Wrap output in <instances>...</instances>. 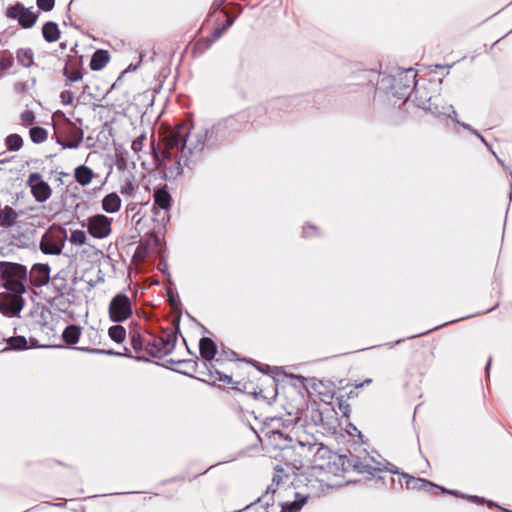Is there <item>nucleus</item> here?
<instances>
[{
  "mask_svg": "<svg viewBox=\"0 0 512 512\" xmlns=\"http://www.w3.org/2000/svg\"><path fill=\"white\" fill-rule=\"evenodd\" d=\"M232 22H233L232 20H228V22H227V25H226V26H224L222 29H218V30H216V31L214 32V39L219 38V37L221 36L222 32H223L225 29H227L229 26H231Z\"/></svg>",
  "mask_w": 512,
  "mask_h": 512,
  "instance_id": "ea45409f",
  "label": "nucleus"
},
{
  "mask_svg": "<svg viewBox=\"0 0 512 512\" xmlns=\"http://www.w3.org/2000/svg\"><path fill=\"white\" fill-rule=\"evenodd\" d=\"M7 16L16 19L23 28H31L38 17L34 11L24 7L22 4H16L8 8Z\"/></svg>",
  "mask_w": 512,
  "mask_h": 512,
  "instance_id": "6e6552de",
  "label": "nucleus"
},
{
  "mask_svg": "<svg viewBox=\"0 0 512 512\" xmlns=\"http://www.w3.org/2000/svg\"><path fill=\"white\" fill-rule=\"evenodd\" d=\"M132 300L124 293L116 294L108 306L109 319L112 322H124L131 317Z\"/></svg>",
  "mask_w": 512,
  "mask_h": 512,
  "instance_id": "7ed1b4c3",
  "label": "nucleus"
},
{
  "mask_svg": "<svg viewBox=\"0 0 512 512\" xmlns=\"http://www.w3.org/2000/svg\"><path fill=\"white\" fill-rule=\"evenodd\" d=\"M1 68H9L11 66V60L9 58L0 59Z\"/></svg>",
  "mask_w": 512,
  "mask_h": 512,
  "instance_id": "37998d69",
  "label": "nucleus"
},
{
  "mask_svg": "<svg viewBox=\"0 0 512 512\" xmlns=\"http://www.w3.org/2000/svg\"><path fill=\"white\" fill-rule=\"evenodd\" d=\"M80 351L91 353V354H105V355H117L121 356V353L114 352L113 350H104V349H95V348H84L79 347L77 348Z\"/></svg>",
  "mask_w": 512,
  "mask_h": 512,
  "instance_id": "7c9ffc66",
  "label": "nucleus"
},
{
  "mask_svg": "<svg viewBox=\"0 0 512 512\" xmlns=\"http://www.w3.org/2000/svg\"><path fill=\"white\" fill-rule=\"evenodd\" d=\"M369 383H371V379L365 380L363 383L357 385L356 388H361V387H363V386H365V385H367Z\"/></svg>",
  "mask_w": 512,
  "mask_h": 512,
  "instance_id": "de8ad7c7",
  "label": "nucleus"
},
{
  "mask_svg": "<svg viewBox=\"0 0 512 512\" xmlns=\"http://www.w3.org/2000/svg\"><path fill=\"white\" fill-rule=\"evenodd\" d=\"M490 365H491V361H489V362L487 363V366H486V369H487V370L490 368Z\"/></svg>",
  "mask_w": 512,
  "mask_h": 512,
  "instance_id": "603ef678",
  "label": "nucleus"
},
{
  "mask_svg": "<svg viewBox=\"0 0 512 512\" xmlns=\"http://www.w3.org/2000/svg\"><path fill=\"white\" fill-rule=\"evenodd\" d=\"M113 219L104 214H96L88 217L87 231L96 239H105L110 236L112 232Z\"/></svg>",
  "mask_w": 512,
  "mask_h": 512,
  "instance_id": "423d86ee",
  "label": "nucleus"
},
{
  "mask_svg": "<svg viewBox=\"0 0 512 512\" xmlns=\"http://www.w3.org/2000/svg\"><path fill=\"white\" fill-rule=\"evenodd\" d=\"M122 200L116 192H111L104 196L101 202L102 210L109 214H115L120 211Z\"/></svg>",
  "mask_w": 512,
  "mask_h": 512,
  "instance_id": "ddd939ff",
  "label": "nucleus"
},
{
  "mask_svg": "<svg viewBox=\"0 0 512 512\" xmlns=\"http://www.w3.org/2000/svg\"><path fill=\"white\" fill-rule=\"evenodd\" d=\"M199 351L201 357L209 365H212V361L217 353V347L214 341L207 337L202 338L199 342Z\"/></svg>",
  "mask_w": 512,
  "mask_h": 512,
  "instance_id": "4468645a",
  "label": "nucleus"
},
{
  "mask_svg": "<svg viewBox=\"0 0 512 512\" xmlns=\"http://www.w3.org/2000/svg\"><path fill=\"white\" fill-rule=\"evenodd\" d=\"M369 459H365L364 461H354L352 466L353 469L359 474H368L374 476L377 471H380V468L372 465Z\"/></svg>",
  "mask_w": 512,
  "mask_h": 512,
  "instance_id": "6ab92c4d",
  "label": "nucleus"
},
{
  "mask_svg": "<svg viewBox=\"0 0 512 512\" xmlns=\"http://www.w3.org/2000/svg\"><path fill=\"white\" fill-rule=\"evenodd\" d=\"M74 177L78 184L81 186H87L91 183L94 173L88 166L80 165L75 169Z\"/></svg>",
  "mask_w": 512,
  "mask_h": 512,
  "instance_id": "dca6fc26",
  "label": "nucleus"
},
{
  "mask_svg": "<svg viewBox=\"0 0 512 512\" xmlns=\"http://www.w3.org/2000/svg\"><path fill=\"white\" fill-rule=\"evenodd\" d=\"M350 426H351V427H350V430L357 431V428H356L355 426H353V425H350Z\"/></svg>",
  "mask_w": 512,
  "mask_h": 512,
  "instance_id": "3c124183",
  "label": "nucleus"
},
{
  "mask_svg": "<svg viewBox=\"0 0 512 512\" xmlns=\"http://www.w3.org/2000/svg\"><path fill=\"white\" fill-rule=\"evenodd\" d=\"M188 127L185 124L178 125L169 131L164 137V154L168 158L174 157V149L183 150L186 147Z\"/></svg>",
  "mask_w": 512,
  "mask_h": 512,
  "instance_id": "20e7f679",
  "label": "nucleus"
},
{
  "mask_svg": "<svg viewBox=\"0 0 512 512\" xmlns=\"http://www.w3.org/2000/svg\"><path fill=\"white\" fill-rule=\"evenodd\" d=\"M339 409L345 416H349L350 406L348 403H344L342 401L339 402Z\"/></svg>",
  "mask_w": 512,
  "mask_h": 512,
  "instance_id": "58836bf2",
  "label": "nucleus"
},
{
  "mask_svg": "<svg viewBox=\"0 0 512 512\" xmlns=\"http://www.w3.org/2000/svg\"><path fill=\"white\" fill-rule=\"evenodd\" d=\"M171 204L172 197L171 194L166 189V187H159L154 189L152 208L154 214H159L158 210H162L164 212L162 220L168 219L167 213L171 208Z\"/></svg>",
  "mask_w": 512,
  "mask_h": 512,
  "instance_id": "1a4fd4ad",
  "label": "nucleus"
},
{
  "mask_svg": "<svg viewBox=\"0 0 512 512\" xmlns=\"http://www.w3.org/2000/svg\"><path fill=\"white\" fill-rule=\"evenodd\" d=\"M350 426H351V427H350V430L357 431V428H356L355 426H353V425H350Z\"/></svg>",
  "mask_w": 512,
  "mask_h": 512,
  "instance_id": "8fccbe9b",
  "label": "nucleus"
},
{
  "mask_svg": "<svg viewBox=\"0 0 512 512\" xmlns=\"http://www.w3.org/2000/svg\"><path fill=\"white\" fill-rule=\"evenodd\" d=\"M145 139H146V135L142 134L132 141L131 149L133 150V152L135 154H138L139 152L142 151Z\"/></svg>",
  "mask_w": 512,
  "mask_h": 512,
  "instance_id": "2f4dec72",
  "label": "nucleus"
},
{
  "mask_svg": "<svg viewBox=\"0 0 512 512\" xmlns=\"http://www.w3.org/2000/svg\"><path fill=\"white\" fill-rule=\"evenodd\" d=\"M27 185L37 202L43 203L51 197L52 189L50 185L44 181L40 173H31L28 177Z\"/></svg>",
  "mask_w": 512,
  "mask_h": 512,
  "instance_id": "0eeeda50",
  "label": "nucleus"
},
{
  "mask_svg": "<svg viewBox=\"0 0 512 512\" xmlns=\"http://www.w3.org/2000/svg\"><path fill=\"white\" fill-rule=\"evenodd\" d=\"M208 139V129L206 127H192V131L188 130L187 141L190 150H201Z\"/></svg>",
  "mask_w": 512,
  "mask_h": 512,
  "instance_id": "f8f14e48",
  "label": "nucleus"
},
{
  "mask_svg": "<svg viewBox=\"0 0 512 512\" xmlns=\"http://www.w3.org/2000/svg\"><path fill=\"white\" fill-rule=\"evenodd\" d=\"M110 339L116 343H123L126 338V330L121 325H113L108 329Z\"/></svg>",
  "mask_w": 512,
  "mask_h": 512,
  "instance_id": "b1692460",
  "label": "nucleus"
},
{
  "mask_svg": "<svg viewBox=\"0 0 512 512\" xmlns=\"http://www.w3.org/2000/svg\"><path fill=\"white\" fill-rule=\"evenodd\" d=\"M245 512H266L265 509H263L262 507H257V506H253V505H248L246 508H245Z\"/></svg>",
  "mask_w": 512,
  "mask_h": 512,
  "instance_id": "a19ab883",
  "label": "nucleus"
},
{
  "mask_svg": "<svg viewBox=\"0 0 512 512\" xmlns=\"http://www.w3.org/2000/svg\"><path fill=\"white\" fill-rule=\"evenodd\" d=\"M456 122H457L459 125H461L464 129H467V130H469V131H471V130H472V127H471L470 125H468V124H466V123H464V122H460L459 120H456Z\"/></svg>",
  "mask_w": 512,
  "mask_h": 512,
  "instance_id": "49530a36",
  "label": "nucleus"
},
{
  "mask_svg": "<svg viewBox=\"0 0 512 512\" xmlns=\"http://www.w3.org/2000/svg\"><path fill=\"white\" fill-rule=\"evenodd\" d=\"M0 279L7 291L24 294L28 284L27 269L18 263L6 262L1 265Z\"/></svg>",
  "mask_w": 512,
  "mask_h": 512,
  "instance_id": "f03ea898",
  "label": "nucleus"
},
{
  "mask_svg": "<svg viewBox=\"0 0 512 512\" xmlns=\"http://www.w3.org/2000/svg\"><path fill=\"white\" fill-rule=\"evenodd\" d=\"M403 476L406 478V487L408 489L429 491L430 489L436 488V489H441V491L443 493H449V494H452L455 496H460V494H458L457 491L446 490L445 488L439 487L425 479L415 478V477L409 476L407 474H403ZM461 497H465V496L461 495Z\"/></svg>",
  "mask_w": 512,
  "mask_h": 512,
  "instance_id": "9b49d317",
  "label": "nucleus"
},
{
  "mask_svg": "<svg viewBox=\"0 0 512 512\" xmlns=\"http://www.w3.org/2000/svg\"><path fill=\"white\" fill-rule=\"evenodd\" d=\"M314 230H315V227H313V226H309V227L305 226L303 228V233L305 236H311L313 234Z\"/></svg>",
  "mask_w": 512,
  "mask_h": 512,
  "instance_id": "c03bdc74",
  "label": "nucleus"
},
{
  "mask_svg": "<svg viewBox=\"0 0 512 512\" xmlns=\"http://www.w3.org/2000/svg\"><path fill=\"white\" fill-rule=\"evenodd\" d=\"M48 132L42 127H33L30 129V138L34 143H42L47 139Z\"/></svg>",
  "mask_w": 512,
  "mask_h": 512,
  "instance_id": "cd10ccee",
  "label": "nucleus"
},
{
  "mask_svg": "<svg viewBox=\"0 0 512 512\" xmlns=\"http://www.w3.org/2000/svg\"><path fill=\"white\" fill-rule=\"evenodd\" d=\"M21 119L24 124H27V125L32 124L34 121V114L31 111H25L22 113Z\"/></svg>",
  "mask_w": 512,
  "mask_h": 512,
  "instance_id": "e433bc0d",
  "label": "nucleus"
},
{
  "mask_svg": "<svg viewBox=\"0 0 512 512\" xmlns=\"http://www.w3.org/2000/svg\"><path fill=\"white\" fill-rule=\"evenodd\" d=\"M82 139H83V135L81 134L79 136L78 139H76L75 141H69V142H66V143H61L62 147L64 149H76L80 143L82 142Z\"/></svg>",
  "mask_w": 512,
  "mask_h": 512,
  "instance_id": "c9c22d12",
  "label": "nucleus"
},
{
  "mask_svg": "<svg viewBox=\"0 0 512 512\" xmlns=\"http://www.w3.org/2000/svg\"><path fill=\"white\" fill-rule=\"evenodd\" d=\"M54 4L55 0H37V6L44 11L52 10Z\"/></svg>",
  "mask_w": 512,
  "mask_h": 512,
  "instance_id": "72a5a7b5",
  "label": "nucleus"
},
{
  "mask_svg": "<svg viewBox=\"0 0 512 512\" xmlns=\"http://www.w3.org/2000/svg\"><path fill=\"white\" fill-rule=\"evenodd\" d=\"M428 109L437 116H447L448 118H456L457 112L452 105L439 106L436 103H430Z\"/></svg>",
  "mask_w": 512,
  "mask_h": 512,
  "instance_id": "412c9836",
  "label": "nucleus"
},
{
  "mask_svg": "<svg viewBox=\"0 0 512 512\" xmlns=\"http://www.w3.org/2000/svg\"><path fill=\"white\" fill-rule=\"evenodd\" d=\"M82 76L83 75L79 70H75L68 75V80L70 82H77L82 79Z\"/></svg>",
  "mask_w": 512,
  "mask_h": 512,
  "instance_id": "4c0bfd02",
  "label": "nucleus"
},
{
  "mask_svg": "<svg viewBox=\"0 0 512 512\" xmlns=\"http://www.w3.org/2000/svg\"><path fill=\"white\" fill-rule=\"evenodd\" d=\"M19 216L20 213L15 211L12 207L5 206L0 211V226L3 228H11Z\"/></svg>",
  "mask_w": 512,
  "mask_h": 512,
  "instance_id": "2eb2a0df",
  "label": "nucleus"
},
{
  "mask_svg": "<svg viewBox=\"0 0 512 512\" xmlns=\"http://www.w3.org/2000/svg\"><path fill=\"white\" fill-rule=\"evenodd\" d=\"M7 149L10 151H19L23 146V139L18 134H10L5 140Z\"/></svg>",
  "mask_w": 512,
  "mask_h": 512,
  "instance_id": "bb28decb",
  "label": "nucleus"
},
{
  "mask_svg": "<svg viewBox=\"0 0 512 512\" xmlns=\"http://www.w3.org/2000/svg\"><path fill=\"white\" fill-rule=\"evenodd\" d=\"M39 274L43 277L44 281H47L49 278L50 268L47 264H38L34 267Z\"/></svg>",
  "mask_w": 512,
  "mask_h": 512,
  "instance_id": "473e14b6",
  "label": "nucleus"
},
{
  "mask_svg": "<svg viewBox=\"0 0 512 512\" xmlns=\"http://www.w3.org/2000/svg\"><path fill=\"white\" fill-rule=\"evenodd\" d=\"M39 247L44 254L59 255L63 244H60L58 235L50 229L42 236Z\"/></svg>",
  "mask_w": 512,
  "mask_h": 512,
  "instance_id": "9d476101",
  "label": "nucleus"
},
{
  "mask_svg": "<svg viewBox=\"0 0 512 512\" xmlns=\"http://www.w3.org/2000/svg\"><path fill=\"white\" fill-rule=\"evenodd\" d=\"M324 449L316 444L306 445L299 443L294 447L295 453L301 458L293 464L294 469L303 470L298 474V482L302 483L307 494L295 493V500L281 503V512H299L309 497H318L329 489L339 487L340 484L330 482V474L323 464H316L313 457Z\"/></svg>",
  "mask_w": 512,
  "mask_h": 512,
  "instance_id": "f257e3e1",
  "label": "nucleus"
},
{
  "mask_svg": "<svg viewBox=\"0 0 512 512\" xmlns=\"http://www.w3.org/2000/svg\"><path fill=\"white\" fill-rule=\"evenodd\" d=\"M288 478V474L285 472L283 468L277 467L275 469V474L272 479V484L269 485L266 489V493L269 494H275L277 487L282 483L284 480Z\"/></svg>",
  "mask_w": 512,
  "mask_h": 512,
  "instance_id": "4be33fe9",
  "label": "nucleus"
},
{
  "mask_svg": "<svg viewBox=\"0 0 512 512\" xmlns=\"http://www.w3.org/2000/svg\"><path fill=\"white\" fill-rule=\"evenodd\" d=\"M8 345L13 350H23V349H28V348L33 347L32 344L31 345L28 344L27 339L23 336L11 337L8 340Z\"/></svg>",
  "mask_w": 512,
  "mask_h": 512,
  "instance_id": "a878e982",
  "label": "nucleus"
},
{
  "mask_svg": "<svg viewBox=\"0 0 512 512\" xmlns=\"http://www.w3.org/2000/svg\"><path fill=\"white\" fill-rule=\"evenodd\" d=\"M153 346L157 350L156 355L163 356L169 354L174 349V342L168 335L167 337L155 339L153 342Z\"/></svg>",
  "mask_w": 512,
  "mask_h": 512,
  "instance_id": "a211bd4d",
  "label": "nucleus"
},
{
  "mask_svg": "<svg viewBox=\"0 0 512 512\" xmlns=\"http://www.w3.org/2000/svg\"><path fill=\"white\" fill-rule=\"evenodd\" d=\"M60 98L63 104L69 105L72 104L74 96L71 91L64 90L61 92Z\"/></svg>",
  "mask_w": 512,
  "mask_h": 512,
  "instance_id": "f704fd0d",
  "label": "nucleus"
},
{
  "mask_svg": "<svg viewBox=\"0 0 512 512\" xmlns=\"http://www.w3.org/2000/svg\"><path fill=\"white\" fill-rule=\"evenodd\" d=\"M109 54L106 50H97L91 58L90 68L93 71H99L103 69L109 62Z\"/></svg>",
  "mask_w": 512,
  "mask_h": 512,
  "instance_id": "f3484780",
  "label": "nucleus"
},
{
  "mask_svg": "<svg viewBox=\"0 0 512 512\" xmlns=\"http://www.w3.org/2000/svg\"><path fill=\"white\" fill-rule=\"evenodd\" d=\"M17 60L23 67H30L33 64V52L31 49H19Z\"/></svg>",
  "mask_w": 512,
  "mask_h": 512,
  "instance_id": "393cba45",
  "label": "nucleus"
},
{
  "mask_svg": "<svg viewBox=\"0 0 512 512\" xmlns=\"http://www.w3.org/2000/svg\"><path fill=\"white\" fill-rule=\"evenodd\" d=\"M468 498L475 502L480 501V499L477 496H469Z\"/></svg>",
  "mask_w": 512,
  "mask_h": 512,
  "instance_id": "09e8293b",
  "label": "nucleus"
},
{
  "mask_svg": "<svg viewBox=\"0 0 512 512\" xmlns=\"http://www.w3.org/2000/svg\"><path fill=\"white\" fill-rule=\"evenodd\" d=\"M81 329L75 325H70L63 332V339L69 345H74L79 341Z\"/></svg>",
  "mask_w": 512,
  "mask_h": 512,
  "instance_id": "5701e85b",
  "label": "nucleus"
},
{
  "mask_svg": "<svg viewBox=\"0 0 512 512\" xmlns=\"http://www.w3.org/2000/svg\"><path fill=\"white\" fill-rule=\"evenodd\" d=\"M24 304L23 294L7 290L0 293V313L8 318L19 316Z\"/></svg>",
  "mask_w": 512,
  "mask_h": 512,
  "instance_id": "39448f33",
  "label": "nucleus"
},
{
  "mask_svg": "<svg viewBox=\"0 0 512 512\" xmlns=\"http://www.w3.org/2000/svg\"><path fill=\"white\" fill-rule=\"evenodd\" d=\"M42 34L47 42H56L59 39L60 31L54 22H47L43 25Z\"/></svg>",
  "mask_w": 512,
  "mask_h": 512,
  "instance_id": "aec40b11",
  "label": "nucleus"
},
{
  "mask_svg": "<svg viewBox=\"0 0 512 512\" xmlns=\"http://www.w3.org/2000/svg\"><path fill=\"white\" fill-rule=\"evenodd\" d=\"M471 132L476 135L478 138H480V140L485 144V145H488L486 140L478 133V131H476L475 129L472 128Z\"/></svg>",
  "mask_w": 512,
  "mask_h": 512,
  "instance_id": "a18cd8bd",
  "label": "nucleus"
},
{
  "mask_svg": "<svg viewBox=\"0 0 512 512\" xmlns=\"http://www.w3.org/2000/svg\"><path fill=\"white\" fill-rule=\"evenodd\" d=\"M136 187L137 186L133 180H128L127 182L123 183L120 186V193L122 195L130 196V195L134 194Z\"/></svg>",
  "mask_w": 512,
  "mask_h": 512,
  "instance_id": "c756f323",
  "label": "nucleus"
},
{
  "mask_svg": "<svg viewBox=\"0 0 512 512\" xmlns=\"http://www.w3.org/2000/svg\"><path fill=\"white\" fill-rule=\"evenodd\" d=\"M6 160H0V164L6 163Z\"/></svg>",
  "mask_w": 512,
  "mask_h": 512,
  "instance_id": "864d4df0",
  "label": "nucleus"
},
{
  "mask_svg": "<svg viewBox=\"0 0 512 512\" xmlns=\"http://www.w3.org/2000/svg\"><path fill=\"white\" fill-rule=\"evenodd\" d=\"M87 236L82 230H73L70 235L69 241L73 245L82 246L87 243Z\"/></svg>",
  "mask_w": 512,
  "mask_h": 512,
  "instance_id": "c85d7f7f",
  "label": "nucleus"
},
{
  "mask_svg": "<svg viewBox=\"0 0 512 512\" xmlns=\"http://www.w3.org/2000/svg\"><path fill=\"white\" fill-rule=\"evenodd\" d=\"M225 0H220V4L223 3Z\"/></svg>",
  "mask_w": 512,
  "mask_h": 512,
  "instance_id": "5fc2aeb1",
  "label": "nucleus"
},
{
  "mask_svg": "<svg viewBox=\"0 0 512 512\" xmlns=\"http://www.w3.org/2000/svg\"><path fill=\"white\" fill-rule=\"evenodd\" d=\"M217 375H218V377L216 379L219 380V381H223V382H226L228 384L232 382L231 377H229V376H227L225 374L217 372Z\"/></svg>",
  "mask_w": 512,
  "mask_h": 512,
  "instance_id": "79ce46f5",
  "label": "nucleus"
}]
</instances>
